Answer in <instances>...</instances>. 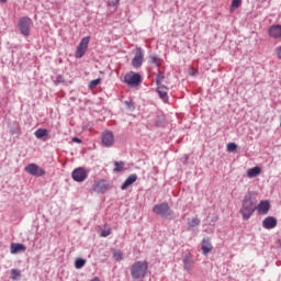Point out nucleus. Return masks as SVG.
<instances>
[{"instance_id": "f257e3e1", "label": "nucleus", "mask_w": 281, "mask_h": 281, "mask_svg": "<svg viewBox=\"0 0 281 281\" xmlns=\"http://www.w3.org/2000/svg\"><path fill=\"white\" fill-rule=\"evenodd\" d=\"M130 273L134 280H144L148 276V261L142 260L134 262L130 268Z\"/></svg>"}, {"instance_id": "f03ea898", "label": "nucleus", "mask_w": 281, "mask_h": 281, "mask_svg": "<svg viewBox=\"0 0 281 281\" xmlns=\"http://www.w3.org/2000/svg\"><path fill=\"white\" fill-rule=\"evenodd\" d=\"M254 212H256L254 200L251 196L246 195L241 202V209L239 210V213L241 214L244 221H249L251 216H254Z\"/></svg>"}, {"instance_id": "7ed1b4c3", "label": "nucleus", "mask_w": 281, "mask_h": 281, "mask_svg": "<svg viewBox=\"0 0 281 281\" xmlns=\"http://www.w3.org/2000/svg\"><path fill=\"white\" fill-rule=\"evenodd\" d=\"M153 212L158 216H162V218H175V212L170 210V205H168L166 202L156 204L153 207Z\"/></svg>"}, {"instance_id": "20e7f679", "label": "nucleus", "mask_w": 281, "mask_h": 281, "mask_svg": "<svg viewBox=\"0 0 281 281\" xmlns=\"http://www.w3.org/2000/svg\"><path fill=\"white\" fill-rule=\"evenodd\" d=\"M32 25H34V23L29 16L20 18L18 22V29L23 36H30V30H32Z\"/></svg>"}, {"instance_id": "39448f33", "label": "nucleus", "mask_w": 281, "mask_h": 281, "mask_svg": "<svg viewBox=\"0 0 281 281\" xmlns=\"http://www.w3.org/2000/svg\"><path fill=\"white\" fill-rule=\"evenodd\" d=\"M124 82H126L128 87H138V85H142V75L130 72L124 76Z\"/></svg>"}, {"instance_id": "423d86ee", "label": "nucleus", "mask_w": 281, "mask_h": 281, "mask_svg": "<svg viewBox=\"0 0 281 281\" xmlns=\"http://www.w3.org/2000/svg\"><path fill=\"white\" fill-rule=\"evenodd\" d=\"M87 49H89V36L83 37L77 46V50L75 53L76 58H82V56L87 54Z\"/></svg>"}, {"instance_id": "0eeeda50", "label": "nucleus", "mask_w": 281, "mask_h": 281, "mask_svg": "<svg viewBox=\"0 0 281 281\" xmlns=\"http://www.w3.org/2000/svg\"><path fill=\"white\" fill-rule=\"evenodd\" d=\"M142 65H144V49L137 47L135 49V56L132 59V66L134 67V69H139Z\"/></svg>"}, {"instance_id": "6e6552de", "label": "nucleus", "mask_w": 281, "mask_h": 281, "mask_svg": "<svg viewBox=\"0 0 281 281\" xmlns=\"http://www.w3.org/2000/svg\"><path fill=\"white\" fill-rule=\"evenodd\" d=\"M101 142L105 148H111L115 144V135L111 131H105L101 135Z\"/></svg>"}, {"instance_id": "1a4fd4ad", "label": "nucleus", "mask_w": 281, "mask_h": 281, "mask_svg": "<svg viewBox=\"0 0 281 281\" xmlns=\"http://www.w3.org/2000/svg\"><path fill=\"white\" fill-rule=\"evenodd\" d=\"M24 170L29 175H32V177H44L45 175V169L38 167L36 164H29Z\"/></svg>"}, {"instance_id": "9d476101", "label": "nucleus", "mask_w": 281, "mask_h": 281, "mask_svg": "<svg viewBox=\"0 0 281 281\" xmlns=\"http://www.w3.org/2000/svg\"><path fill=\"white\" fill-rule=\"evenodd\" d=\"M71 177L74 181H77V183H82L89 175L87 173V169L79 167L72 171Z\"/></svg>"}, {"instance_id": "9b49d317", "label": "nucleus", "mask_w": 281, "mask_h": 281, "mask_svg": "<svg viewBox=\"0 0 281 281\" xmlns=\"http://www.w3.org/2000/svg\"><path fill=\"white\" fill-rule=\"evenodd\" d=\"M111 184L109 183L108 180H97L94 181V183L92 184V190L93 192H98L100 193H104L106 190H109V187Z\"/></svg>"}, {"instance_id": "f8f14e48", "label": "nucleus", "mask_w": 281, "mask_h": 281, "mask_svg": "<svg viewBox=\"0 0 281 281\" xmlns=\"http://www.w3.org/2000/svg\"><path fill=\"white\" fill-rule=\"evenodd\" d=\"M262 227L265 229H276L278 227V218L268 216L262 221Z\"/></svg>"}, {"instance_id": "ddd939ff", "label": "nucleus", "mask_w": 281, "mask_h": 281, "mask_svg": "<svg viewBox=\"0 0 281 281\" xmlns=\"http://www.w3.org/2000/svg\"><path fill=\"white\" fill-rule=\"evenodd\" d=\"M258 214L267 215L269 214V211L271 210V204L269 201L265 200L261 201L258 206L256 207Z\"/></svg>"}, {"instance_id": "4468645a", "label": "nucleus", "mask_w": 281, "mask_h": 281, "mask_svg": "<svg viewBox=\"0 0 281 281\" xmlns=\"http://www.w3.org/2000/svg\"><path fill=\"white\" fill-rule=\"evenodd\" d=\"M268 34L271 38H281V25L276 24L269 27Z\"/></svg>"}, {"instance_id": "2eb2a0df", "label": "nucleus", "mask_w": 281, "mask_h": 281, "mask_svg": "<svg viewBox=\"0 0 281 281\" xmlns=\"http://www.w3.org/2000/svg\"><path fill=\"white\" fill-rule=\"evenodd\" d=\"M157 93L162 102H168V88L165 85L157 86Z\"/></svg>"}, {"instance_id": "dca6fc26", "label": "nucleus", "mask_w": 281, "mask_h": 281, "mask_svg": "<svg viewBox=\"0 0 281 281\" xmlns=\"http://www.w3.org/2000/svg\"><path fill=\"white\" fill-rule=\"evenodd\" d=\"M135 181H137V176L135 173L130 175L125 182L122 184L121 190H127L131 188V186H133V183H135Z\"/></svg>"}, {"instance_id": "f3484780", "label": "nucleus", "mask_w": 281, "mask_h": 281, "mask_svg": "<svg viewBox=\"0 0 281 281\" xmlns=\"http://www.w3.org/2000/svg\"><path fill=\"white\" fill-rule=\"evenodd\" d=\"M201 249H202L203 256H207V254H210V251H212L214 247L212 246V243L210 241V239H203Z\"/></svg>"}, {"instance_id": "a211bd4d", "label": "nucleus", "mask_w": 281, "mask_h": 281, "mask_svg": "<svg viewBox=\"0 0 281 281\" xmlns=\"http://www.w3.org/2000/svg\"><path fill=\"white\" fill-rule=\"evenodd\" d=\"M26 250H27V247H25V245L23 244L13 243L10 246L11 254H21V251H26Z\"/></svg>"}, {"instance_id": "6ab92c4d", "label": "nucleus", "mask_w": 281, "mask_h": 281, "mask_svg": "<svg viewBox=\"0 0 281 281\" xmlns=\"http://www.w3.org/2000/svg\"><path fill=\"white\" fill-rule=\"evenodd\" d=\"M262 172V168L260 167H252L247 170V177L249 179H255V177H258Z\"/></svg>"}, {"instance_id": "aec40b11", "label": "nucleus", "mask_w": 281, "mask_h": 281, "mask_svg": "<svg viewBox=\"0 0 281 281\" xmlns=\"http://www.w3.org/2000/svg\"><path fill=\"white\" fill-rule=\"evenodd\" d=\"M47 133H48L47 130H45V128H38V130L34 133V135H35V137H36L37 139H43V137H47Z\"/></svg>"}, {"instance_id": "412c9836", "label": "nucleus", "mask_w": 281, "mask_h": 281, "mask_svg": "<svg viewBox=\"0 0 281 281\" xmlns=\"http://www.w3.org/2000/svg\"><path fill=\"white\" fill-rule=\"evenodd\" d=\"M149 63H151V65H156V67H161V58L156 55L149 56Z\"/></svg>"}, {"instance_id": "4be33fe9", "label": "nucleus", "mask_w": 281, "mask_h": 281, "mask_svg": "<svg viewBox=\"0 0 281 281\" xmlns=\"http://www.w3.org/2000/svg\"><path fill=\"white\" fill-rule=\"evenodd\" d=\"M183 265H184V271H188V273H190V271H192V261L190 260V257H184L183 259Z\"/></svg>"}, {"instance_id": "5701e85b", "label": "nucleus", "mask_w": 281, "mask_h": 281, "mask_svg": "<svg viewBox=\"0 0 281 281\" xmlns=\"http://www.w3.org/2000/svg\"><path fill=\"white\" fill-rule=\"evenodd\" d=\"M124 166V161H115L113 172H123Z\"/></svg>"}, {"instance_id": "b1692460", "label": "nucleus", "mask_w": 281, "mask_h": 281, "mask_svg": "<svg viewBox=\"0 0 281 281\" xmlns=\"http://www.w3.org/2000/svg\"><path fill=\"white\" fill-rule=\"evenodd\" d=\"M201 225V220H199L198 217H193L190 222H189V229H192L193 227H196Z\"/></svg>"}, {"instance_id": "393cba45", "label": "nucleus", "mask_w": 281, "mask_h": 281, "mask_svg": "<svg viewBox=\"0 0 281 281\" xmlns=\"http://www.w3.org/2000/svg\"><path fill=\"white\" fill-rule=\"evenodd\" d=\"M85 265H87V260H85L82 258L76 259V261H75L76 269H82V267H85Z\"/></svg>"}, {"instance_id": "a878e982", "label": "nucleus", "mask_w": 281, "mask_h": 281, "mask_svg": "<svg viewBox=\"0 0 281 281\" xmlns=\"http://www.w3.org/2000/svg\"><path fill=\"white\" fill-rule=\"evenodd\" d=\"M238 145L236 143H228L226 146L227 153H236Z\"/></svg>"}, {"instance_id": "bb28decb", "label": "nucleus", "mask_w": 281, "mask_h": 281, "mask_svg": "<svg viewBox=\"0 0 281 281\" xmlns=\"http://www.w3.org/2000/svg\"><path fill=\"white\" fill-rule=\"evenodd\" d=\"M243 5V0H232L231 10H237Z\"/></svg>"}, {"instance_id": "cd10ccee", "label": "nucleus", "mask_w": 281, "mask_h": 281, "mask_svg": "<svg viewBox=\"0 0 281 281\" xmlns=\"http://www.w3.org/2000/svg\"><path fill=\"white\" fill-rule=\"evenodd\" d=\"M166 78V76H164V72L158 71L157 77H156V83L157 86L162 85L161 82H164V79Z\"/></svg>"}, {"instance_id": "c85d7f7f", "label": "nucleus", "mask_w": 281, "mask_h": 281, "mask_svg": "<svg viewBox=\"0 0 281 281\" xmlns=\"http://www.w3.org/2000/svg\"><path fill=\"white\" fill-rule=\"evenodd\" d=\"M113 258H114V260L120 261V260H123V259H124V255H123L122 251H120V250H114V252H113Z\"/></svg>"}, {"instance_id": "c756f323", "label": "nucleus", "mask_w": 281, "mask_h": 281, "mask_svg": "<svg viewBox=\"0 0 281 281\" xmlns=\"http://www.w3.org/2000/svg\"><path fill=\"white\" fill-rule=\"evenodd\" d=\"M18 278H21V271L19 269H12L11 270V279L16 280Z\"/></svg>"}, {"instance_id": "7c9ffc66", "label": "nucleus", "mask_w": 281, "mask_h": 281, "mask_svg": "<svg viewBox=\"0 0 281 281\" xmlns=\"http://www.w3.org/2000/svg\"><path fill=\"white\" fill-rule=\"evenodd\" d=\"M100 82H101V79L91 80L89 83V89H95V87H98V85H100Z\"/></svg>"}, {"instance_id": "2f4dec72", "label": "nucleus", "mask_w": 281, "mask_h": 281, "mask_svg": "<svg viewBox=\"0 0 281 281\" xmlns=\"http://www.w3.org/2000/svg\"><path fill=\"white\" fill-rule=\"evenodd\" d=\"M106 236H111V228L101 232L102 238H106Z\"/></svg>"}, {"instance_id": "473e14b6", "label": "nucleus", "mask_w": 281, "mask_h": 281, "mask_svg": "<svg viewBox=\"0 0 281 281\" xmlns=\"http://www.w3.org/2000/svg\"><path fill=\"white\" fill-rule=\"evenodd\" d=\"M72 142H74L75 144H82V139H80V138H78V137H74V138H72Z\"/></svg>"}, {"instance_id": "72a5a7b5", "label": "nucleus", "mask_w": 281, "mask_h": 281, "mask_svg": "<svg viewBox=\"0 0 281 281\" xmlns=\"http://www.w3.org/2000/svg\"><path fill=\"white\" fill-rule=\"evenodd\" d=\"M117 3H120V0H114L110 3V5H117Z\"/></svg>"}, {"instance_id": "f704fd0d", "label": "nucleus", "mask_w": 281, "mask_h": 281, "mask_svg": "<svg viewBox=\"0 0 281 281\" xmlns=\"http://www.w3.org/2000/svg\"><path fill=\"white\" fill-rule=\"evenodd\" d=\"M1 1V3H7L8 2V0H0Z\"/></svg>"}, {"instance_id": "c9c22d12", "label": "nucleus", "mask_w": 281, "mask_h": 281, "mask_svg": "<svg viewBox=\"0 0 281 281\" xmlns=\"http://www.w3.org/2000/svg\"><path fill=\"white\" fill-rule=\"evenodd\" d=\"M189 74H190V76H194V72H192V71H190Z\"/></svg>"}, {"instance_id": "e433bc0d", "label": "nucleus", "mask_w": 281, "mask_h": 281, "mask_svg": "<svg viewBox=\"0 0 281 281\" xmlns=\"http://www.w3.org/2000/svg\"><path fill=\"white\" fill-rule=\"evenodd\" d=\"M279 246L281 247V239L279 240Z\"/></svg>"}]
</instances>
